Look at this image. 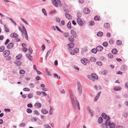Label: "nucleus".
Here are the masks:
<instances>
[{
  "label": "nucleus",
  "instance_id": "1",
  "mask_svg": "<svg viewBox=\"0 0 128 128\" xmlns=\"http://www.w3.org/2000/svg\"><path fill=\"white\" fill-rule=\"evenodd\" d=\"M70 93L74 109V110L76 109V105L78 108L79 110H80V109L79 103L76 98H74V96L72 94V92L70 90Z\"/></svg>",
  "mask_w": 128,
  "mask_h": 128
},
{
  "label": "nucleus",
  "instance_id": "2",
  "mask_svg": "<svg viewBox=\"0 0 128 128\" xmlns=\"http://www.w3.org/2000/svg\"><path fill=\"white\" fill-rule=\"evenodd\" d=\"M18 29L22 32L23 35L24 36L25 38L27 39H28V36L27 33V32L25 27L22 26V29L21 28L20 26H19Z\"/></svg>",
  "mask_w": 128,
  "mask_h": 128
},
{
  "label": "nucleus",
  "instance_id": "3",
  "mask_svg": "<svg viewBox=\"0 0 128 128\" xmlns=\"http://www.w3.org/2000/svg\"><path fill=\"white\" fill-rule=\"evenodd\" d=\"M81 61L82 63L84 65H86L87 64H89L90 61L86 58H84L83 59H81Z\"/></svg>",
  "mask_w": 128,
  "mask_h": 128
},
{
  "label": "nucleus",
  "instance_id": "4",
  "mask_svg": "<svg viewBox=\"0 0 128 128\" xmlns=\"http://www.w3.org/2000/svg\"><path fill=\"white\" fill-rule=\"evenodd\" d=\"M110 123V120H106V124H102V126L103 128H108L106 126L109 125Z\"/></svg>",
  "mask_w": 128,
  "mask_h": 128
},
{
  "label": "nucleus",
  "instance_id": "5",
  "mask_svg": "<svg viewBox=\"0 0 128 128\" xmlns=\"http://www.w3.org/2000/svg\"><path fill=\"white\" fill-rule=\"evenodd\" d=\"M10 53V52L9 50H6L3 53V56L5 57L8 56Z\"/></svg>",
  "mask_w": 128,
  "mask_h": 128
},
{
  "label": "nucleus",
  "instance_id": "6",
  "mask_svg": "<svg viewBox=\"0 0 128 128\" xmlns=\"http://www.w3.org/2000/svg\"><path fill=\"white\" fill-rule=\"evenodd\" d=\"M78 88L79 92L80 94H81L82 92V88L80 83L78 82Z\"/></svg>",
  "mask_w": 128,
  "mask_h": 128
},
{
  "label": "nucleus",
  "instance_id": "7",
  "mask_svg": "<svg viewBox=\"0 0 128 128\" xmlns=\"http://www.w3.org/2000/svg\"><path fill=\"white\" fill-rule=\"evenodd\" d=\"M60 2L59 0H52V2L54 5L56 7H58V3Z\"/></svg>",
  "mask_w": 128,
  "mask_h": 128
},
{
  "label": "nucleus",
  "instance_id": "8",
  "mask_svg": "<svg viewBox=\"0 0 128 128\" xmlns=\"http://www.w3.org/2000/svg\"><path fill=\"white\" fill-rule=\"evenodd\" d=\"M102 116L103 118L107 120H110V117L105 113H102Z\"/></svg>",
  "mask_w": 128,
  "mask_h": 128
},
{
  "label": "nucleus",
  "instance_id": "9",
  "mask_svg": "<svg viewBox=\"0 0 128 128\" xmlns=\"http://www.w3.org/2000/svg\"><path fill=\"white\" fill-rule=\"evenodd\" d=\"M77 22L78 24L80 26L83 25V22L81 19L78 18L77 19Z\"/></svg>",
  "mask_w": 128,
  "mask_h": 128
},
{
  "label": "nucleus",
  "instance_id": "10",
  "mask_svg": "<svg viewBox=\"0 0 128 128\" xmlns=\"http://www.w3.org/2000/svg\"><path fill=\"white\" fill-rule=\"evenodd\" d=\"M14 44L12 42H10L9 43L7 46V48L10 49L12 48L14 46Z\"/></svg>",
  "mask_w": 128,
  "mask_h": 128
},
{
  "label": "nucleus",
  "instance_id": "11",
  "mask_svg": "<svg viewBox=\"0 0 128 128\" xmlns=\"http://www.w3.org/2000/svg\"><path fill=\"white\" fill-rule=\"evenodd\" d=\"M22 57V54H20L17 56L16 57V60L17 61L18 60H21V58Z\"/></svg>",
  "mask_w": 128,
  "mask_h": 128
},
{
  "label": "nucleus",
  "instance_id": "12",
  "mask_svg": "<svg viewBox=\"0 0 128 128\" xmlns=\"http://www.w3.org/2000/svg\"><path fill=\"white\" fill-rule=\"evenodd\" d=\"M86 108L89 110V113L91 114V116H93V111L90 109V108L88 106L86 107Z\"/></svg>",
  "mask_w": 128,
  "mask_h": 128
},
{
  "label": "nucleus",
  "instance_id": "13",
  "mask_svg": "<svg viewBox=\"0 0 128 128\" xmlns=\"http://www.w3.org/2000/svg\"><path fill=\"white\" fill-rule=\"evenodd\" d=\"M34 106L37 108H40L42 106V104L40 103L37 102L35 104Z\"/></svg>",
  "mask_w": 128,
  "mask_h": 128
},
{
  "label": "nucleus",
  "instance_id": "14",
  "mask_svg": "<svg viewBox=\"0 0 128 128\" xmlns=\"http://www.w3.org/2000/svg\"><path fill=\"white\" fill-rule=\"evenodd\" d=\"M96 49L98 51H101L103 49V47L101 46H98L96 47Z\"/></svg>",
  "mask_w": 128,
  "mask_h": 128
},
{
  "label": "nucleus",
  "instance_id": "15",
  "mask_svg": "<svg viewBox=\"0 0 128 128\" xmlns=\"http://www.w3.org/2000/svg\"><path fill=\"white\" fill-rule=\"evenodd\" d=\"M84 12L86 14H88L90 12L89 9L88 8H85L84 10Z\"/></svg>",
  "mask_w": 128,
  "mask_h": 128
},
{
  "label": "nucleus",
  "instance_id": "16",
  "mask_svg": "<svg viewBox=\"0 0 128 128\" xmlns=\"http://www.w3.org/2000/svg\"><path fill=\"white\" fill-rule=\"evenodd\" d=\"M65 15L66 17L69 20L71 19L72 16L69 14L68 13H66Z\"/></svg>",
  "mask_w": 128,
  "mask_h": 128
},
{
  "label": "nucleus",
  "instance_id": "17",
  "mask_svg": "<svg viewBox=\"0 0 128 128\" xmlns=\"http://www.w3.org/2000/svg\"><path fill=\"white\" fill-rule=\"evenodd\" d=\"M70 32L72 34L74 37H76L77 36L76 34V32L74 30H71Z\"/></svg>",
  "mask_w": 128,
  "mask_h": 128
},
{
  "label": "nucleus",
  "instance_id": "18",
  "mask_svg": "<svg viewBox=\"0 0 128 128\" xmlns=\"http://www.w3.org/2000/svg\"><path fill=\"white\" fill-rule=\"evenodd\" d=\"M101 93V92H100L98 93L97 96H96V97H95V99H94V101H96L98 99L99 97V96H100V94Z\"/></svg>",
  "mask_w": 128,
  "mask_h": 128
},
{
  "label": "nucleus",
  "instance_id": "19",
  "mask_svg": "<svg viewBox=\"0 0 128 128\" xmlns=\"http://www.w3.org/2000/svg\"><path fill=\"white\" fill-rule=\"evenodd\" d=\"M19 60H18L17 61L16 60V62H14V63L18 66H21L22 64V62L20 61H19Z\"/></svg>",
  "mask_w": 128,
  "mask_h": 128
},
{
  "label": "nucleus",
  "instance_id": "20",
  "mask_svg": "<svg viewBox=\"0 0 128 128\" xmlns=\"http://www.w3.org/2000/svg\"><path fill=\"white\" fill-rule=\"evenodd\" d=\"M10 36L12 38H16L18 36V35L16 34L13 33L11 34Z\"/></svg>",
  "mask_w": 128,
  "mask_h": 128
},
{
  "label": "nucleus",
  "instance_id": "21",
  "mask_svg": "<svg viewBox=\"0 0 128 128\" xmlns=\"http://www.w3.org/2000/svg\"><path fill=\"white\" fill-rule=\"evenodd\" d=\"M42 112L44 114H46L48 113V112L45 109H42L41 110Z\"/></svg>",
  "mask_w": 128,
  "mask_h": 128
},
{
  "label": "nucleus",
  "instance_id": "22",
  "mask_svg": "<svg viewBox=\"0 0 128 128\" xmlns=\"http://www.w3.org/2000/svg\"><path fill=\"white\" fill-rule=\"evenodd\" d=\"M74 43L72 42L70 43L68 45V46L70 48H72L74 47Z\"/></svg>",
  "mask_w": 128,
  "mask_h": 128
},
{
  "label": "nucleus",
  "instance_id": "23",
  "mask_svg": "<svg viewBox=\"0 0 128 128\" xmlns=\"http://www.w3.org/2000/svg\"><path fill=\"white\" fill-rule=\"evenodd\" d=\"M114 90L115 91H119L121 90V88L118 86H116L114 88Z\"/></svg>",
  "mask_w": 128,
  "mask_h": 128
},
{
  "label": "nucleus",
  "instance_id": "24",
  "mask_svg": "<svg viewBox=\"0 0 128 128\" xmlns=\"http://www.w3.org/2000/svg\"><path fill=\"white\" fill-rule=\"evenodd\" d=\"M121 68H122V70L123 69L124 71H125L127 70V66L126 65H124L122 66Z\"/></svg>",
  "mask_w": 128,
  "mask_h": 128
},
{
  "label": "nucleus",
  "instance_id": "25",
  "mask_svg": "<svg viewBox=\"0 0 128 128\" xmlns=\"http://www.w3.org/2000/svg\"><path fill=\"white\" fill-rule=\"evenodd\" d=\"M90 60L92 62H95L96 60V59L94 57H91L90 58Z\"/></svg>",
  "mask_w": 128,
  "mask_h": 128
},
{
  "label": "nucleus",
  "instance_id": "26",
  "mask_svg": "<svg viewBox=\"0 0 128 128\" xmlns=\"http://www.w3.org/2000/svg\"><path fill=\"white\" fill-rule=\"evenodd\" d=\"M92 76L95 79H97L98 78V76L97 75L94 74H92Z\"/></svg>",
  "mask_w": 128,
  "mask_h": 128
},
{
  "label": "nucleus",
  "instance_id": "27",
  "mask_svg": "<svg viewBox=\"0 0 128 128\" xmlns=\"http://www.w3.org/2000/svg\"><path fill=\"white\" fill-rule=\"evenodd\" d=\"M94 20L96 21H98L100 20V18L99 16H95L94 18Z\"/></svg>",
  "mask_w": 128,
  "mask_h": 128
},
{
  "label": "nucleus",
  "instance_id": "28",
  "mask_svg": "<svg viewBox=\"0 0 128 128\" xmlns=\"http://www.w3.org/2000/svg\"><path fill=\"white\" fill-rule=\"evenodd\" d=\"M68 40L70 42H73L74 40V39L73 36H70L68 38Z\"/></svg>",
  "mask_w": 128,
  "mask_h": 128
},
{
  "label": "nucleus",
  "instance_id": "29",
  "mask_svg": "<svg viewBox=\"0 0 128 128\" xmlns=\"http://www.w3.org/2000/svg\"><path fill=\"white\" fill-rule=\"evenodd\" d=\"M112 53L114 54H116L117 53V50L115 48L112 49Z\"/></svg>",
  "mask_w": 128,
  "mask_h": 128
},
{
  "label": "nucleus",
  "instance_id": "30",
  "mask_svg": "<svg viewBox=\"0 0 128 128\" xmlns=\"http://www.w3.org/2000/svg\"><path fill=\"white\" fill-rule=\"evenodd\" d=\"M71 22H70V21H69L68 23L67 24V26L68 28L69 29H70L71 28Z\"/></svg>",
  "mask_w": 128,
  "mask_h": 128
},
{
  "label": "nucleus",
  "instance_id": "31",
  "mask_svg": "<svg viewBox=\"0 0 128 128\" xmlns=\"http://www.w3.org/2000/svg\"><path fill=\"white\" fill-rule=\"evenodd\" d=\"M115 126V124L114 123H112L110 125V128H114Z\"/></svg>",
  "mask_w": 128,
  "mask_h": 128
},
{
  "label": "nucleus",
  "instance_id": "32",
  "mask_svg": "<svg viewBox=\"0 0 128 128\" xmlns=\"http://www.w3.org/2000/svg\"><path fill=\"white\" fill-rule=\"evenodd\" d=\"M26 56L27 57L28 59H29L30 60H32V56H31L30 55V54H26Z\"/></svg>",
  "mask_w": 128,
  "mask_h": 128
},
{
  "label": "nucleus",
  "instance_id": "33",
  "mask_svg": "<svg viewBox=\"0 0 128 128\" xmlns=\"http://www.w3.org/2000/svg\"><path fill=\"white\" fill-rule=\"evenodd\" d=\"M103 33L102 32H100L97 33V35L99 36H101L103 35Z\"/></svg>",
  "mask_w": 128,
  "mask_h": 128
},
{
  "label": "nucleus",
  "instance_id": "34",
  "mask_svg": "<svg viewBox=\"0 0 128 128\" xmlns=\"http://www.w3.org/2000/svg\"><path fill=\"white\" fill-rule=\"evenodd\" d=\"M50 115L52 114L53 113V109L52 107L50 106Z\"/></svg>",
  "mask_w": 128,
  "mask_h": 128
},
{
  "label": "nucleus",
  "instance_id": "35",
  "mask_svg": "<svg viewBox=\"0 0 128 128\" xmlns=\"http://www.w3.org/2000/svg\"><path fill=\"white\" fill-rule=\"evenodd\" d=\"M25 73V71L24 70H21L19 71V73L21 74H24Z\"/></svg>",
  "mask_w": 128,
  "mask_h": 128
},
{
  "label": "nucleus",
  "instance_id": "36",
  "mask_svg": "<svg viewBox=\"0 0 128 128\" xmlns=\"http://www.w3.org/2000/svg\"><path fill=\"white\" fill-rule=\"evenodd\" d=\"M104 26L106 28H108L110 27V24L108 23L104 24Z\"/></svg>",
  "mask_w": 128,
  "mask_h": 128
},
{
  "label": "nucleus",
  "instance_id": "37",
  "mask_svg": "<svg viewBox=\"0 0 128 128\" xmlns=\"http://www.w3.org/2000/svg\"><path fill=\"white\" fill-rule=\"evenodd\" d=\"M21 19L27 25H28V22L26 21L23 18H21Z\"/></svg>",
  "mask_w": 128,
  "mask_h": 128
},
{
  "label": "nucleus",
  "instance_id": "38",
  "mask_svg": "<svg viewBox=\"0 0 128 128\" xmlns=\"http://www.w3.org/2000/svg\"><path fill=\"white\" fill-rule=\"evenodd\" d=\"M97 50H96V49H95V48H93L91 50L92 52L94 54L96 53L97 52Z\"/></svg>",
  "mask_w": 128,
  "mask_h": 128
},
{
  "label": "nucleus",
  "instance_id": "39",
  "mask_svg": "<svg viewBox=\"0 0 128 128\" xmlns=\"http://www.w3.org/2000/svg\"><path fill=\"white\" fill-rule=\"evenodd\" d=\"M46 70L47 72V74L48 76H51L52 75L51 74L50 72V71H49L47 69H46Z\"/></svg>",
  "mask_w": 128,
  "mask_h": 128
},
{
  "label": "nucleus",
  "instance_id": "40",
  "mask_svg": "<svg viewBox=\"0 0 128 128\" xmlns=\"http://www.w3.org/2000/svg\"><path fill=\"white\" fill-rule=\"evenodd\" d=\"M116 44L118 45H120L122 44V42L120 40H118L116 42Z\"/></svg>",
  "mask_w": 128,
  "mask_h": 128
},
{
  "label": "nucleus",
  "instance_id": "41",
  "mask_svg": "<svg viewBox=\"0 0 128 128\" xmlns=\"http://www.w3.org/2000/svg\"><path fill=\"white\" fill-rule=\"evenodd\" d=\"M98 122L100 123L102 122L103 121V119L101 117L99 118L98 120Z\"/></svg>",
  "mask_w": 128,
  "mask_h": 128
},
{
  "label": "nucleus",
  "instance_id": "42",
  "mask_svg": "<svg viewBox=\"0 0 128 128\" xmlns=\"http://www.w3.org/2000/svg\"><path fill=\"white\" fill-rule=\"evenodd\" d=\"M96 64H97L99 66H102V62L100 61H98L96 62Z\"/></svg>",
  "mask_w": 128,
  "mask_h": 128
},
{
  "label": "nucleus",
  "instance_id": "43",
  "mask_svg": "<svg viewBox=\"0 0 128 128\" xmlns=\"http://www.w3.org/2000/svg\"><path fill=\"white\" fill-rule=\"evenodd\" d=\"M4 46H2L0 47V52H3L4 50Z\"/></svg>",
  "mask_w": 128,
  "mask_h": 128
},
{
  "label": "nucleus",
  "instance_id": "44",
  "mask_svg": "<svg viewBox=\"0 0 128 128\" xmlns=\"http://www.w3.org/2000/svg\"><path fill=\"white\" fill-rule=\"evenodd\" d=\"M26 112L28 113H31L32 112V110L30 108H28L26 110Z\"/></svg>",
  "mask_w": 128,
  "mask_h": 128
},
{
  "label": "nucleus",
  "instance_id": "45",
  "mask_svg": "<svg viewBox=\"0 0 128 128\" xmlns=\"http://www.w3.org/2000/svg\"><path fill=\"white\" fill-rule=\"evenodd\" d=\"M103 45L104 47H107L108 45V43L106 42H104L102 44Z\"/></svg>",
  "mask_w": 128,
  "mask_h": 128
},
{
  "label": "nucleus",
  "instance_id": "46",
  "mask_svg": "<svg viewBox=\"0 0 128 128\" xmlns=\"http://www.w3.org/2000/svg\"><path fill=\"white\" fill-rule=\"evenodd\" d=\"M33 96V95L32 94H30L28 95V98H30Z\"/></svg>",
  "mask_w": 128,
  "mask_h": 128
},
{
  "label": "nucleus",
  "instance_id": "47",
  "mask_svg": "<svg viewBox=\"0 0 128 128\" xmlns=\"http://www.w3.org/2000/svg\"><path fill=\"white\" fill-rule=\"evenodd\" d=\"M4 27L5 28V31H6L7 32H9V30L8 29V28H7V27L6 26V25H4Z\"/></svg>",
  "mask_w": 128,
  "mask_h": 128
},
{
  "label": "nucleus",
  "instance_id": "48",
  "mask_svg": "<svg viewBox=\"0 0 128 128\" xmlns=\"http://www.w3.org/2000/svg\"><path fill=\"white\" fill-rule=\"evenodd\" d=\"M42 12L44 13V14L45 16L47 15V13L46 12V11L45 9L44 8H43L42 9Z\"/></svg>",
  "mask_w": 128,
  "mask_h": 128
},
{
  "label": "nucleus",
  "instance_id": "49",
  "mask_svg": "<svg viewBox=\"0 0 128 128\" xmlns=\"http://www.w3.org/2000/svg\"><path fill=\"white\" fill-rule=\"evenodd\" d=\"M23 90L26 92H29L30 91V89L27 88H24Z\"/></svg>",
  "mask_w": 128,
  "mask_h": 128
},
{
  "label": "nucleus",
  "instance_id": "50",
  "mask_svg": "<svg viewBox=\"0 0 128 128\" xmlns=\"http://www.w3.org/2000/svg\"><path fill=\"white\" fill-rule=\"evenodd\" d=\"M108 56L109 58H112L113 57L112 55L111 54H108Z\"/></svg>",
  "mask_w": 128,
  "mask_h": 128
},
{
  "label": "nucleus",
  "instance_id": "51",
  "mask_svg": "<svg viewBox=\"0 0 128 128\" xmlns=\"http://www.w3.org/2000/svg\"><path fill=\"white\" fill-rule=\"evenodd\" d=\"M29 53L30 54H31L32 52V48L30 47H29L28 49Z\"/></svg>",
  "mask_w": 128,
  "mask_h": 128
},
{
  "label": "nucleus",
  "instance_id": "52",
  "mask_svg": "<svg viewBox=\"0 0 128 128\" xmlns=\"http://www.w3.org/2000/svg\"><path fill=\"white\" fill-rule=\"evenodd\" d=\"M74 50V52L75 53H77L79 51V49L78 48H75Z\"/></svg>",
  "mask_w": 128,
  "mask_h": 128
},
{
  "label": "nucleus",
  "instance_id": "53",
  "mask_svg": "<svg viewBox=\"0 0 128 128\" xmlns=\"http://www.w3.org/2000/svg\"><path fill=\"white\" fill-rule=\"evenodd\" d=\"M44 128H51L50 127L48 124L44 125Z\"/></svg>",
  "mask_w": 128,
  "mask_h": 128
},
{
  "label": "nucleus",
  "instance_id": "54",
  "mask_svg": "<svg viewBox=\"0 0 128 128\" xmlns=\"http://www.w3.org/2000/svg\"><path fill=\"white\" fill-rule=\"evenodd\" d=\"M70 53L72 54H75V53L74 52V50H70Z\"/></svg>",
  "mask_w": 128,
  "mask_h": 128
},
{
  "label": "nucleus",
  "instance_id": "55",
  "mask_svg": "<svg viewBox=\"0 0 128 128\" xmlns=\"http://www.w3.org/2000/svg\"><path fill=\"white\" fill-rule=\"evenodd\" d=\"M27 106L28 107L30 108L32 107L33 106L32 104L30 103L28 104L27 105Z\"/></svg>",
  "mask_w": 128,
  "mask_h": 128
},
{
  "label": "nucleus",
  "instance_id": "56",
  "mask_svg": "<svg viewBox=\"0 0 128 128\" xmlns=\"http://www.w3.org/2000/svg\"><path fill=\"white\" fill-rule=\"evenodd\" d=\"M109 43L110 44H112L114 43V40L112 39H110L109 41Z\"/></svg>",
  "mask_w": 128,
  "mask_h": 128
},
{
  "label": "nucleus",
  "instance_id": "57",
  "mask_svg": "<svg viewBox=\"0 0 128 128\" xmlns=\"http://www.w3.org/2000/svg\"><path fill=\"white\" fill-rule=\"evenodd\" d=\"M34 114L36 115H39L40 114L38 113L37 110H35L34 111Z\"/></svg>",
  "mask_w": 128,
  "mask_h": 128
},
{
  "label": "nucleus",
  "instance_id": "58",
  "mask_svg": "<svg viewBox=\"0 0 128 128\" xmlns=\"http://www.w3.org/2000/svg\"><path fill=\"white\" fill-rule=\"evenodd\" d=\"M9 42V40L8 39H7L6 40V42H5L4 43V44L5 45H6Z\"/></svg>",
  "mask_w": 128,
  "mask_h": 128
},
{
  "label": "nucleus",
  "instance_id": "59",
  "mask_svg": "<svg viewBox=\"0 0 128 128\" xmlns=\"http://www.w3.org/2000/svg\"><path fill=\"white\" fill-rule=\"evenodd\" d=\"M64 36L65 37H67L68 36L69 34L68 33H65L64 34Z\"/></svg>",
  "mask_w": 128,
  "mask_h": 128
},
{
  "label": "nucleus",
  "instance_id": "60",
  "mask_svg": "<svg viewBox=\"0 0 128 128\" xmlns=\"http://www.w3.org/2000/svg\"><path fill=\"white\" fill-rule=\"evenodd\" d=\"M25 124L23 122L20 124V127L24 126H25Z\"/></svg>",
  "mask_w": 128,
  "mask_h": 128
},
{
  "label": "nucleus",
  "instance_id": "61",
  "mask_svg": "<svg viewBox=\"0 0 128 128\" xmlns=\"http://www.w3.org/2000/svg\"><path fill=\"white\" fill-rule=\"evenodd\" d=\"M42 93V92H40L39 91H38L36 92V94L38 95H40Z\"/></svg>",
  "mask_w": 128,
  "mask_h": 128
},
{
  "label": "nucleus",
  "instance_id": "62",
  "mask_svg": "<svg viewBox=\"0 0 128 128\" xmlns=\"http://www.w3.org/2000/svg\"><path fill=\"white\" fill-rule=\"evenodd\" d=\"M42 47V49L43 51H44L45 49V45L44 44H43Z\"/></svg>",
  "mask_w": 128,
  "mask_h": 128
},
{
  "label": "nucleus",
  "instance_id": "63",
  "mask_svg": "<svg viewBox=\"0 0 128 128\" xmlns=\"http://www.w3.org/2000/svg\"><path fill=\"white\" fill-rule=\"evenodd\" d=\"M28 50V48H26L24 47V48H23V51L24 52H26Z\"/></svg>",
  "mask_w": 128,
  "mask_h": 128
},
{
  "label": "nucleus",
  "instance_id": "64",
  "mask_svg": "<svg viewBox=\"0 0 128 128\" xmlns=\"http://www.w3.org/2000/svg\"><path fill=\"white\" fill-rule=\"evenodd\" d=\"M77 16L78 18H79L80 17H81V14L80 13L78 12L77 14Z\"/></svg>",
  "mask_w": 128,
  "mask_h": 128
}]
</instances>
